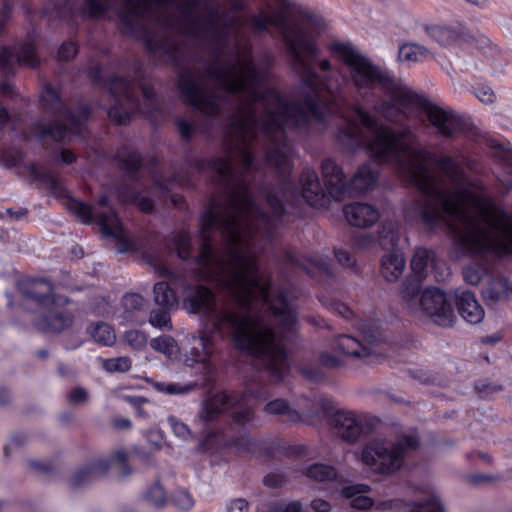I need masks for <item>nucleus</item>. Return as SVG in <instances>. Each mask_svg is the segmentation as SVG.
<instances>
[{
    "mask_svg": "<svg viewBox=\"0 0 512 512\" xmlns=\"http://www.w3.org/2000/svg\"><path fill=\"white\" fill-rule=\"evenodd\" d=\"M337 138L349 150L364 147L377 162L395 165L420 191L418 199L405 209L408 217L431 228L444 221L471 255L512 254V215L470 181L452 157H435L416 148L418 138L411 127L393 129L355 107L339 127ZM497 156L512 165L511 150L499 146Z\"/></svg>",
    "mask_w": 512,
    "mask_h": 512,
    "instance_id": "f257e3e1",
    "label": "nucleus"
},
{
    "mask_svg": "<svg viewBox=\"0 0 512 512\" xmlns=\"http://www.w3.org/2000/svg\"><path fill=\"white\" fill-rule=\"evenodd\" d=\"M348 69V77L354 87L361 90L379 88L386 98L375 105V111L389 122H399L404 114L398 104L408 89V85L393 78L386 70L373 63L349 42L334 40L327 45Z\"/></svg>",
    "mask_w": 512,
    "mask_h": 512,
    "instance_id": "f03ea898",
    "label": "nucleus"
},
{
    "mask_svg": "<svg viewBox=\"0 0 512 512\" xmlns=\"http://www.w3.org/2000/svg\"><path fill=\"white\" fill-rule=\"evenodd\" d=\"M40 103L45 111L57 116L54 123L39 125L42 138L66 141L71 135L83 132L91 111L88 105H82L76 111L68 110L60 91L48 82L42 85Z\"/></svg>",
    "mask_w": 512,
    "mask_h": 512,
    "instance_id": "7ed1b4c3",
    "label": "nucleus"
},
{
    "mask_svg": "<svg viewBox=\"0 0 512 512\" xmlns=\"http://www.w3.org/2000/svg\"><path fill=\"white\" fill-rule=\"evenodd\" d=\"M107 87L114 101L108 109V116L111 121L118 125H125L135 112L150 114L158 110L154 90L146 84H140L145 101L144 105L139 104L135 85L125 78L113 77L108 81Z\"/></svg>",
    "mask_w": 512,
    "mask_h": 512,
    "instance_id": "20e7f679",
    "label": "nucleus"
},
{
    "mask_svg": "<svg viewBox=\"0 0 512 512\" xmlns=\"http://www.w3.org/2000/svg\"><path fill=\"white\" fill-rule=\"evenodd\" d=\"M418 447L419 438L415 434L400 435L394 441H373L364 448L362 461L375 472L394 473Z\"/></svg>",
    "mask_w": 512,
    "mask_h": 512,
    "instance_id": "39448f33",
    "label": "nucleus"
},
{
    "mask_svg": "<svg viewBox=\"0 0 512 512\" xmlns=\"http://www.w3.org/2000/svg\"><path fill=\"white\" fill-rule=\"evenodd\" d=\"M398 107L404 117L401 121L394 122L395 124H403L408 119L409 110L415 108L423 112L429 124L444 137H452L461 129V120L456 114L437 105L426 95L416 92L411 87H408Z\"/></svg>",
    "mask_w": 512,
    "mask_h": 512,
    "instance_id": "423d86ee",
    "label": "nucleus"
},
{
    "mask_svg": "<svg viewBox=\"0 0 512 512\" xmlns=\"http://www.w3.org/2000/svg\"><path fill=\"white\" fill-rule=\"evenodd\" d=\"M66 207L85 224L91 223L95 218L101 228L102 234L104 236L113 237L119 242L120 253L130 250L131 243L125 238V233L119 218L116 212L108 206V198L106 196H102L95 207L69 198Z\"/></svg>",
    "mask_w": 512,
    "mask_h": 512,
    "instance_id": "0eeeda50",
    "label": "nucleus"
},
{
    "mask_svg": "<svg viewBox=\"0 0 512 512\" xmlns=\"http://www.w3.org/2000/svg\"><path fill=\"white\" fill-rule=\"evenodd\" d=\"M419 310H422L440 327H451L456 321V315L445 293L438 288H427L420 296Z\"/></svg>",
    "mask_w": 512,
    "mask_h": 512,
    "instance_id": "6e6552de",
    "label": "nucleus"
},
{
    "mask_svg": "<svg viewBox=\"0 0 512 512\" xmlns=\"http://www.w3.org/2000/svg\"><path fill=\"white\" fill-rule=\"evenodd\" d=\"M127 456L123 450H118L109 459L101 458L79 469L71 478L73 487H82L104 476L110 466H118L120 475L128 476L131 471L126 464Z\"/></svg>",
    "mask_w": 512,
    "mask_h": 512,
    "instance_id": "1a4fd4ad",
    "label": "nucleus"
},
{
    "mask_svg": "<svg viewBox=\"0 0 512 512\" xmlns=\"http://www.w3.org/2000/svg\"><path fill=\"white\" fill-rule=\"evenodd\" d=\"M411 269L418 281L425 279L429 272L437 281H444L450 270L447 264L436 259L435 252L427 248H417L411 259Z\"/></svg>",
    "mask_w": 512,
    "mask_h": 512,
    "instance_id": "9d476101",
    "label": "nucleus"
},
{
    "mask_svg": "<svg viewBox=\"0 0 512 512\" xmlns=\"http://www.w3.org/2000/svg\"><path fill=\"white\" fill-rule=\"evenodd\" d=\"M39 64L35 52V45L32 42L23 43L15 52L7 48L0 50V73L8 77L15 73L16 65H24L34 68Z\"/></svg>",
    "mask_w": 512,
    "mask_h": 512,
    "instance_id": "9b49d317",
    "label": "nucleus"
},
{
    "mask_svg": "<svg viewBox=\"0 0 512 512\" xmlns=\"http://www.w3.org/2000/svg\"><path fill=\"white\" fill-rule=\"evenodd\" d=\"M330 424L334 435L348 443H355L364 429L361 419L352 411L335 412L330 419Z\"/></svg>",
    "mask_w": 512,
    "mask_h": 512,
    "instance_id": "f8f14e48",
    "label": "nucleus"
},
{
    "mask_svg": "<svg viewBox=\"0 0 512 512\" xmlns=\"http://www.w3.org/2000/svg\"><path fill=\"white\" fill-rule=\"evenodd\" d=\"M64 304H50L48 309L34 321L35 327L43 332L60 333L69 328L74 320L73 314L62 309Z\"/></svg>",
    "mask_w": 512,
    "mask_h": 512,
    "instance_id": "ddd939ff",
    "label": "nucleus"
},
{
    "mask_svg": "<svg viewBox=\"0 0 512 512\" xmlns=\"http://www.w3.org/2000/svg\"><path fill=\"white\" fill-rule=\"evenodd\" d=\"M321 169L329 198L341 200L349 194V182L340 166L328 158L322 161Z\"/></svg>",
    "mask_w": 512,
    "mask_h": 512,
    "instance_id": "4468645a",
    "label": "nucleus"
},
{
    "mask_svg": "<svg viewBox=\"0 0 512 512\" xmlns=\"http://www.w3.org/2000/svg\"><path fill=\"white\" fill-rule=\"evenodd\" d=\"M22 293L26 298L43 307H48L50 304H66L69 301L66 297L55 295L52 284L44 279H34L24 283Z\"/></svg>",
    "mask_w": 512,
    "mask_h": 512,
    "instance_id": "2eb2a0df",
    "label": "nucleus"
},
{
    "mask_svg": "<svg viewBox=\"0 0 512 512\" xmlns=\"http://www.w3.org/2000/svg\"><path fill=\"white\" fill-rule=\"evenodd\" d=\"M455 296L458 312L464 321L471 325L482 322L485 317V311L473 292L457 290Z\"/></svg>",
    "mask_w": 512,
    "mask_h": 512,
    "instance_id": "dca6fc26",
    "label": "nucleus"
},
{
    "mask_svg": "<svg viewBox=\"0 0 512 512\" xmlns=\"http://www.w3.org/2000/svg\"><path fill=\"white\" fill-rule=\"evenodd\" d=\"M343 213L350 225L361 228L374 225L380 217L379 211L374 206L361 202L346 205Z\"/></svg>",
    "mask_w": 512,
    "mask_h": 512,
    "instance_id": "f3484780",
    "label": "nucleus"
},
{
    "mask_svg": "<svg viewBox=\"0 0 512 512\" xmlns=\"http://www.w3.org/2000/svg\"><path fill=\"white\" fill-rule=\"evenodd\" d=\"M301 186L302 197L310 206L322 208L327 205L329 197L314 171L307 170L302 174Z\"/></svg>",
    "mask_w": 512,
    "mask_h": 512,
    "instance_id": "a211bd4d",
    "label": "nucleus"
},
{
    "mask_svg": "<svg viewBox=\"0 0 512 512\" xmlns=\"http://www.w3.org/2000/svg\"><path fill=\"white\" fill-rule=\"evenodd\" d=\"M365 340L368 345L361 343L358 339L348 336L341 335L337 338L335 348L341 351L347 356L356 358H364L371 354L372 349L370 344L376 341V337L373 334L363 333Z\"/></svg>",
    "mask_w": 512,
    "mask_h": 512,
    "instance_id": "6ab92c4d",
    "label": "nucleus"
},
{
    "mask_svg": "<svg viewBox=\"0 0 512 512\" xmlns=\"http://www.w3.org/2000/svg\"><path fill=\"white\" fill-rule=\"evenodd\" d=\"M237 403L238 400L232 397V395H228L225 392L217 393L204 402L199 417L204 422L212 421L221 412L233 408Z\"/></svg>",
    "mask_w": 512,
    "mask_h": 512,
    "instance_id": "aec40b11",
    "label": "nucleus"
},
{
    "mask_svg": "<svg viewBox=\"0 0 512 512\" xmlns=\"http://www.w3.org/2000/svg\"><path fill=\"white\" fill-rule=\"evenodd\" d=\"M429 37L442 46H449L460 39L471 42L474 37L464 29L457 31L452 27L434 25L426 28Z\"/></svg>",
    "mask_w": 512,
    "mask_h": 512,
    "instance_id": "412c9836",
    "label": "nucleus"
},
{
    "mask_svg": "<svg viewBox=\"0 0 512 512\" xmlns=\"http://www.w3.org/2000/svg\"><path fill=\"white\" fill-rule=\"evenodd\" d=\"M405 258L401 251L385 254L381 260V273L388 282L399 279L405 269Z\"/></svg>",
    "mask_w": 512,
    "mask_h": 512,
    "instance_id": "4be33fe9",
    "label": "nucleus"
},
{
    "mask_svg": "<svg viewBox=\"0 0 512 512\" xmlns=\"http://www.w3.org/2000/svg\"><path fill=\"white\" fill-rule=\"evenodd\" d=\"M376 180L377 170L371 163L363 164L349 182V194L366 192L375 185Z\"/></svg>",
    "mask_w": 512,
    "mask_h": 512,
    "instance_id": "5701e85b",
    "label": "nucleus"
},
{
    "mask_svg": "<svg viewBox=\"0 0 512 512\" xmlns=\"http://www.w3.org/2000/svg\"><path fill=\"white\" fill-rule=\"evenodd\" d=\"M284 260L289 264L299 267L310 275L318 273H330V268L326 260H314L303 256L296 255L292 251H285Z\"/></svg>",
    "mask_w": 512,
    "mask_h": 512,
    "instance_id": "b1692460",
    "label": "nucleus"
},
{
    "mask_svg": "<svg viewBox=\"0 0 512 512\" xmlns=\"http://www.w3.org/2000/svg\"><path fill=\"white\" fill-rule=\"evenodd\" d=\"M506 294H511V285L504 276L494 278L482 290V296L488 305L496 304Z\"/></svg>",
    "mask_w": 512,
    "mask_h": 512,
    "instance_id": "393cba45",
    "label": "nucleus"
},
{
    "mask_svg": "<svg viewBox=\"0 0 512 512\" xmlns=\"http://www.w3.org/2000/svg\"><path fill=\"white\" fill-rule=\"evenodd\" d=\"M153 301L156 306L166 309H176L178 300L167 282H158L153 288Z\"/></svg>",
    "mask_w": 512,
    "mask_h": 512,
    "instance_id": "a878e982",
    "label": "nucleus"
},
{
    "mask_svg": "<svg viewBox=\"0 0 512 512\" xmlns=\"http://www.w3.org/2000/svg\"><path fill=\"white\" fill-rule=\"evenodd\" d=\"M369 490L367 485H353L348 486L344 489V494L346 497L351 498V506L357 509H368L373 506V499L365 496Z\"/></svg>",
    "mask_w": 512,
    "mask_h": 512,
    "instance_id": "bb28decb",
    "label": "nucleus"
},
{
    "mask_svg": "<svg viewBox=\"0 0 512 512\" xmlns=\"http://www.w3.org/2000/svg\"><path fill=\"white\" fill-rule=\"evenodd\" d=\"M421 281L410 282L408 280L402 283L401 297L412 312L419 311L421 296Z\"/></svg>",
    "mask_w": 512,
    "mask_h": 512,
    "instance_id": "cd10ccee",
    "label": "nucleus"
},
{
    "mask_svg": "<svg viewBox=\"0 0 512 512\" xmlns=\"http://www.w3.org/2000/svg\"><path fill=\"white\" fill-rule=\"evenodd\" d=\"M150 346L156 352L164 354L168 359H176L180 353L176 340L169 335L153 338L150 341Z\"/></svg>",
    "mask_w": 512,
    "mask_h": 512,
    "instance_id": "c85d7f7f",
    "label": "nucleus"
},
{
    "mask_svg": "<svg viewBox=\"0 0 512 512\" xmlns=\"http://www.w3.org/2000/svg\"><path fill=\"white\" fill-rule=\"evenodd\" d=\"M148 383L153 387L157 392L163 393L166 395H184L195 389V383L188 384H180V383H171V382H159L155 380H148Z\"/></svg>",
    "mask_w": 512,
    "mask_h": 512,
    "instance_id": "c756f323",
    "label": "nucleus"
},
{
    "mask_svg": "<svg viewBox=\"0 0 512 512\" xmlns=\"http://www.w3.org/2000/svg\"><path fill=\"white\" fill-rule=\"evenodd\" d=\"M29 172L31 176L42 182L46 185V187L56 196H62L64 191L61 185L58 183L57 179L52 176L49 172L42 170L35 164H31L29 166Z\"/></svg>",
    "mask_w": 512,
    "mask_h": 512,
    "instance_id": "7c9ffc66",
    "label": "nucleus"
},
{
    "mask_svg": "<svg viewBox=\"0 0 512 512\" xmlns=\"http://www.w3.org/2000/svg\"><path fill=\"white\" fill-rule=\"evenodd\" d=\"M89 330L93 339L101 345L112 346L116 341L115 331L107 323H96L91 325Z\"/></svg>",
    "mask_w": 512,
    "mask_h": 512,
    "instance_id": "2f4dec72",
    "label": "nucleus"
},
{
    "mask_svg": "<svg viewBox=\"0 0 512 512\" xmlns=\"http://www.w3.org/2000/svg\"><path fill=\"white\" fill-rule=\"evenodd\" d=\"M399 239L398 224L394 221H385L379 230V243L382 248L390 249L397 245Z\"/></svg>",
    "mask_w": 512,
    "mask_h": 512,
    "instance_id": "473e14b6",
    "label": "nucleus"
},
{
    "mask_svg": "<svg viewBox=\"0 0 512 512\" xmlns=\"http://www.w3.org/2000/svg\"><path fill=\"white\" fill-rule=\"evenodd\" d=\"M430 51L418 44H404L399 48L398 58L400 61L418 62L428 58Z\"/></svg>",
    "mask_w": 512,
    "mask_h": 512,
    "instance_id": "72a5a7b5",
    "label": "nucleus"
},
{
    "mask_svg": "<svg viewBox=\"0 0 512 512\" xmlns=\"http://www.w3.org/2000/svg\"><path fill=\"white\" fill-rule=\"evenodd\" d=\"M409 512H445L440 496L432 493L425 500L408 505Z\"/></svg>",
    "mask_w": 512,
    "mask_h": 512,
    "instance_id": "f704fd0d",
    "label": "nucleus"
},
{
    "mask_svg": "<svg viewBox=\"0 0 512 512\" xmlns=\"http://www.w3.org/2000/svg\"><path fill=\"white\" fill-rule=\"evenodd\" d=\"M212 354L211 337L202 333L195 339V345L191 350L194 362H205Z\"/></svg>",
    "mask_w": 512,
    "mask_h": 512,
    "instance_id": "c9c22d12",
    "label": "nucleus"
},
{
    "mask_svg": "<svg viewBox=\"0 0 512 512\" xmlns=\"http://www.w3.org/2000/svg\"><path fill=\"white\" fill-rule=\"evenodd\" d=\"M172 309L158 308L152 309L149 314V323L151 326L162 331H171L173 329L170 311Z\"/></svg>",
    "mask_w": 512,
    "mask_h": 512,
    "instance_id": "e433bc0d",
    "label": "nucleus"
},
{
    "mask_svg": "<svg viewBox=\"0 0 512 512\" xmlns=\"http://www.w3.org/2000/svg\"><path fill=\"white\" fill-rule=\"evenodd\" d=\"M264 410L268 414L287 416L291 421L299 419V414L282 399H276L267 403Z\"/></svg>",
    "mask_w": 512,
    "mask_h": 512,
    "instance_id": "4c0bfd02",
    "label": "nucleus"
},
{
    "mask_svg": "<svg viewBox=\"0 0 512 512\" xmlns=\"http://www.w3.org/2000/svg\"><path fill=\"white\" fill-rule=\"evenodd\" d=\"M144 499L156 508H163L167 504L166 492L159 482H155L146 490Z\"/></svg>",
    "mask_w": 512,
    "mask_h": 512,
    "instance_id": "58836bf2",
    "label": "nucleus"
},
{
    "mask_svg": "<svg viewBox=\"0 0 512 512\" xmlns=\"http://www.w3.org/2000/svg\"><path fill=\"white\" fill-rule=\"evenodd\" d=\"M121 340L124 344L128 345L134 350H141L146 347L147 337L146 334L137 329L126 331Z\"/></svg>",
    "mask_w": 512,
    "mask_h": 512,
    "instance_id": "ea45409f",
    "label": "nucleus"
},
{
    "mask_svg": "<svg viewBox=\"0 0 512 512\" xmlns=\"http://www.w3.org/2000/svg\"><path fill=\"white\" fill-rule=\"evenodd\" d=\"M487 273L485 266L473 263L463 269V278L470 285H478Z\"/></svg>",
    "mask_w": 512,
    "mask_h": 512,
    "instance_id": "a19ab883",
    "label": "nucleus"
},
{
    "mask_svg": "<svg viewBox=\"0 0 512 512\" xmlns=\"http://www.w3.org/2000/svg\"><path fill=\"white\" fill-rule=\"evenodd\" d=\"M124 168L130 172H136L142 165L140 154L133 149H125L119 153Z\"/></svg>",
    "mask_w": 512,
    "mask_h": 512,
    "instance_id": "79ce46f5",
    "label": "nucleus"
},
{
    "mask_svg": "<svg viewBox=\"0 0 512 512\" xmlns=\"http://www.w3.org/2000/svg\"><path fill=\"white\" fill-rule=\"evenodd\" d=\"M121 305L128 316L144 308L145 299L138 293H127L122 297Z\"/></svg>",
    "mask_w": 512,
    "mask_h": 512,
    "instance_id": "37998d69",
    "label": "nucleus"
},
{
    "mask_svg": "<svg viewBox=\"0 0 512 512\" xmlns=\"http://www.w3.org/2000/svg\"><path fill=\"white\" fill-rule=\"evenodd\" d=\"M307 476L317 481L333 479L336 476L334 468L324 464H313L308 468Z\"/></svg>",
    "mask_w": 512,
    "mask_h": 512,
    "instance_id": "c03bdc74",
    "label": "nucleus"
},
{
    "mask_svg": "<svg viewBox=\"0 0 512 512\" xmlns=\"http://www.w3.org/2000/svg\"><path fill=\"white\" fill-rule=\"evenodd\" d=\"M233 397L238 400V403L234 406L237 409L232 413L233 420L238 424H245L251 421L253 416L252 409L247 406H242L245 395Z\"/></svg>",
    "mask_w": 512,
    "mask_h": 512,
    "instance_id": "a18cd8bd",
    "label": "nucleus"
},
{
    "mask_svg": "<svg viewBox=\"0 0 512 512\" xmlns=\"http://www.w3.org/2000/svg\"><path fill=\"white\" fill-rule=\"evenodd\" d=\"M103 367L108 372H126L131 368V360L128 357L108 359Z\"/></svg>",
    "mask_w": 512,
    "mask_h": 512,
    "instance_id": "49530a36",
    "label": "nucleus"
},
{
    "mask_svg": "<svg viewBox=\"0 0 512 512\" xmlns=\"http://www.w3.org/2000/svg\"><path fill=\"white\" fill-rule=\"evenodd\" d=\"M172 502L182 510H189L194 505V500L187 490L178 489L172 495Z\"/></svg>",
    "mask_w": 512,
    "mask_h": 512,
    "instance_id": "de8ad7c7",
    "label": "nucleus"
},
{
    "mask_svg": "<svg viewBox=\"0 0 512 512\" xmlns=\"http://www.w3.org/2000/svg\"><path fill=\"white\" fill-rule=\"evenodd\" d=\"M167 422L169 423L173 433L176 437L186 441L191 437V432L187 425L181 421H179L174 416H169L167 418Z\"/></svg>",
    "mask_w": 512,
    "mask_h": 512,
    "instance_id": "09e8293b",
    "label": "nucleus"
},
{
    "mask_svg": "<svg viewBox=\"0 0 512 512\" xmlns=\"http://www.w3.org/2000/svg\"><path fill=\"white\" fill-rule=\"evenodd\" d=\"M131 201L144 213H150L154 208L153 200L140 192H133Z\"/></svg>",
    "mask_w": 512,
    "mask_h": 512,
    "instance_id": "8fccbe9b",
    "label": "nucleus"
},
{
    "mask_svg": "<svg viewBox=\"0 0 512 512\" xmlns=\"http://www.w3.org/2000/svg\"><path fill=\"white\" fill-rule=\"evenodd\" d=\"M77 52L76 44L72 41H66L58 49V59L60 61H70L76 56Z\"/></svg>",
    "mask_w": 512,
    "mask_h": 512,
    "instance_id": "3c124183",
    "label": "nucleus"
},
{
    "mask_svg": "<svg viewBox=\"0 0 512 512\" xmlns=\"http://www.w3.org/2000/svg\"><path fill=\"white\" fill-rule=\"evenodd\" d=\"M89 394L87 390L82 387H74L68 394L67 400L69 404L77 406L87 402Z\"/></svg>",
    "mask_w": 512,
    "mask_h": 512,
    "instance_id": "603ef678",
    "label": "nucleus"
},
{
    "mask_svg": "<svg viewBox=\"0 0 512 512\" xmlns=\"http://www.w3.org/2000/svg\"><path fill=\"white\" fill-rule=\"evenodd\" d=\"M375 240L371 234L360 233L354 238V245L361 250H367L374 246Z\"/></svg>",
    "mask_w": 512,
    "mask_h": 512,
    "instance_id": "864d4df0",
    "label": "nucleus"
},
{
    "mask_svg": "<svg viewBox=\"0 0 512 512\" xmlns=\"http://www.w3.org/2000/svg\"><path fill=\"white\" fill-rule=\"evenodd\" d=\"M335 257L338 263L347 268H354L356 261L354 257L345 250H336Z\"/></svg>",
    "mask_w": 512,
    "mask_h": 512,
    "instance_id": "5fc2aeb1",
    "label": "nucleus"
},
{
    "mask_svg": "<svg viewBox=\"0 0 512 512\" xmlns=\"http://www.w3.org/2000/svg\"><path fill=\"white\" fill-rule=\"evenodd\" d=\"M475 96L483 103V104H492L495 101V93L489 87H480L475 92Z\"/></svg>",
    "mask_w": 512,
    "mask_h": 512,
    "instance_id": "6e6d98bb",
    "label": "nucleus"
},
{
    "mask_svg": "<svg viewBox=\"0 0 512 512\" xmlns=\"http://www.w3.org/2000/svg\"><path fill=\"white\" fill-rule=\"evenodd\" d=\"M320 363L327 368H338L342 365V362L337 357L329 354L323 353L319 358Z\"/></svg>",
    "mask_w": 512,
    "mask_h": 512,
    "instance_id": "4d7b16f0",
    "label": "nucleus"
},
{
    "mask_svg": "<svg viewBox=\"0 0 512 512\" xmlns=\"http://www.w3.org/2000/svg\"><path fill=\"white\" fill-rule=\"evenodd\" d=\"M248 502L243 498H237L232 501L227 506L228 512H247L248 510Z\"/></svg>",
    "mask_w": 512,
    "mask_h": 512,
    "instance_id": "13d9d810",
    "label": "nucleus"
},
{
    "mask_svg": "<svg viewBox=\"0 0 512 512\" xmlns=\"http://www.w3.org/2000/svg\"><path fill=\"white\" fill-rule=\"evenodd\" d=\"M26 440L27 439L24 435H14L11 438L10 443L4 448V455L8 457L14 448L21 447L25 444Z\"/></svg>",
    "mask_w": 512,
    "mask_h": 512,
    "instance_id": "bf43d9fd",
    "label": "nucleus"
},
{
    "mask_svg": "<svg viewBox=\"0 0 512 512\" xmlns=\"http://www.w3.org/2000/svg\"><path fill=\"white\" fill-rule=\"evenodd\" d=\"M283 482H284L283 476L279 475V474H274V473L265 476L263 479L264 485L267 487H270V488L279 487L283 484Z\"/></svg>",
    "mask_w": 512,
    "mask_h": 512,
    "instance_id": "052dcab7",
    "label": "nucleus"
},
{
    "mask_svg": "<svg viewBox=\"0 0 512 512\" xmlns=\"http://www.w3.org/2000/svg\"><path fill=\"white\" fill-rule=\"evenodd\" d=\"M332 310L346 319L350 318L353 314L352 310L341 302L332 303Z\"/></svg>",
    "mask_w": 512,
    "mask_h": 512,
    "instance_id": "680f3d73",
    "label": "nucleus"
},
{
    "mask_svg": "<svg viewBox=\"0 0 512 512\" xmlns=\"http://www.w3.org/2000/svg\"><path fill=\"white\" fill-rule=\"evenodd\" d=\"M302 374L309 380L314 382H319L324 379L323 373L314 368H304L302 369Z\"/></svg>",
    "mask_w": 512,
    "mask_h": 512,
    "instance_id": "e2e57ef3",
    "label": "nucleus"
},
{
    "mask_svg": "<svg viewBox=\"0 0 512 512\" xmlns=\"http://www.w3.org/2000/svg\"><path fill=\"white\" fill-rule=\"evenodd\" d=\"M1 94L9 97H16L18 93L15 91L14 86L8 80H3L0 84Z\"/></svg>",
    "mask_w": 512,
    "mask_h": 512,
    "instance_id": "0e129e2a",
    "label": "nucleus"
},
{
    "mask_svg": "<svg viewBox=\"0 0 512 512\" xmlns=\"http://www.w3.org/2000/svg\"><path fill=\"white\" fill-rule=\"evenodd\" d=\"M311 507L316 512H328L331 508L330 504L323 499H314L311 502Z\"/></svg>",
    "mask_w": 512,
    "mask_h": 512,
    "instance_id": "69168bd1",
    "label": "nucleus"
},
{
    "mask_svg": "<svg viewBox=\"0 0 512 512\" xmlns=\"http://www.w3.org/2000/svg\"><path fill=\"white\" fill-rule=\"evenodd\" d=\"M155 272L159 275V277H164L168 279H172L174 274L167 267H165L162 263L156 262L153 264Z\"/></svg>",
    "mask_w": 512,
    "mask_h": 512,
    "instance_id": "338daca9",
    "label": "nucleus"
},
{
    "mask_svg": "<svg viewBox=\"0 0 512 512\" xmlns=\"http://www.w3.org/2000/svg\"><path fill=\"white\" fill-rule=\"evenodd\" d=\"M302 506L298 501H293L285 505H281L277 512H300Z\"/></svg>",
    "mask_w": 512,
    "mask_h": 512,
    "instance_id": "774afa93",
    "label": "nucleus"
}]
</instances>
